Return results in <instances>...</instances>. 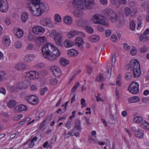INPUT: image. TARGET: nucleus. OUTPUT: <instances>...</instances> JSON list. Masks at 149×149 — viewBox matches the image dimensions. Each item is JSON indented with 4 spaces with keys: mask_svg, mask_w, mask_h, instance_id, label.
Listing matches in <instances>:
<instances>
[{
    "mask_svg": "<svg viewBox=\"0 0 149 149\" xmlns=\"http://www.w3.org/2000/svg\"><path fill=\"white\" fill-rule=\"evenodd\" d=\"M125 12L126 16H128L131 12V9L129 8L126 7L125 9Z\"/></svg>",
    "mask_w": 149,
    "mask_h": 149,
    "instance_id": "3c124183",
    "label": "nucleus"
},
{
    "mask_svg": "<svg viewBox=\"0 0 149 149\" xmlns=\"http://www.w3.org/2000/svg\"><path fill=\"white\" fill-rule=\"evenodd\" d=\"M36 41L38 44L42 45L47 42V40L45 37L40 36L36 38Z\"/></svg>",
    "mask_w": 149,
    "mask_h": 149,
    "instance_id": "aec40b11",
    "label": "nucleus"
},
{
    "mask_svg": "<svg viewBox=\"0 0 149 149\" xmlns=\"http://www.w3.org/2000/svg\"><path fill=\"white\" fill-rule=\"evenodd\" d=\"M61 64L63 66H65V58H61L60 59Z\"/></svg>",
    "mask_w": 149,
    "mask_h": 149,
    "instance_id": "13d9d810",
    "label": "nucleus"
},
{
    "mask_svg": "<svg viewBox=\"0 0 149 149\" xmlns=\"http://www.w3.org/2000/svg\"><path fill=\"white\" fill-rule=\"evenodd\" d=\"M26 64L23 62H20L16 64L15 66V69L17 70L22 71L26 69Z\"/></svg>",
    "mask_w": 149,
    "mask_h": 149,
    "instance_id": "f3484780",
    "label": "nucleus"
},
{
    "mask_svg": "<svg viewBox=\"0 0 149 149\" xmlns=\"http://www.w3.org/2000/svg\"><path fill=\"white\" fill-rule=\"evenodd\" d=\"M7 89L10 93H13L16 90L15 89V84L13 86H8L7 87Z\"/></svg>",
    "mask_w": 149,
    "mask_h": 149,
    "instance_id": "4c0bfd02",
    "label": "nucleus"
},
{
    "mask_svg": "<svg viewBox=\"0 0 149 149\" xmlns=\"http://www.w3.org/2000/svg\"><path fill=\"white\" fill-rule=\"evenodd\" d=\"M139 84L135 81L132 82L129 85L128 90L131 93L133 94H136L139 91Z\"/></svg>",
    "mask_w": 149,
    "mask_h": 149,
    "instance_id": "423d86ee",
    "label": "nucleus"
},
{
    "mask_svg": "<svg viewBox=\"0 0 149 149\" xmlns=\"http://www.w3.org/2000/svg\"><path fill=\"white\" fill-rule=\"evenodd\" d=\"M84 21L82 19H80L78 21L77 23V25L79 26H83L84 25Z\"/></svg>",
    "mask_w": 149,
    "mask_h": 149,
    "instance_id": "052dcab7",
    "label": "nucleus"
},
{
    "mask_svg": "<svg viewBox=\"0 0 149 149\" xmlns=\"http://www.w3.org/2000/svg\"><path fill=\"white\" fill-rule=\"evenodd\" d=\"M2 43L4 46L8 47L11 43L10 37L7 35L3 36L2 38Z\"/></svg>",
    "mask_w": 149,
    "mask_h": 149,
    "instance_id": "dca6fc26",
    "label": "nucleus"
},
{
    "mask_svg": "<svg viewBox=\"0 0 149 149\" xmlns=\"http://www.w3.org/2000/svg\"><path fill=\"white\" fill-rule=\"evenodd\" d=\"M141 127L145 129L148 130H149V124L144 120V122L141 124Z\"/></svg>",
    "mask_w": 149,
    "mask_h": 149,
    "instance_id": "f704fd0d",
    "label": "nucleus"
},
{
    "mask_svg": "<svg viewBox=\"0 0 149 149\" xmlns=\"http://www.w3.org/2000/svg\"><path fill=\"white\" fill-rule=\"evenodd\" d=\"M54 19L56 24L60 23L61 22V18L58 14H55L54 16Z\"/></svg>",
    "mask_w": 149,
    "mask_h": 149,
    "instance_id": "c85d7f7f",
    "label": "nucleus"
},
{
    "mask_svg": "<svg viewBox=\"0 0 149 149\" xmlns=\"http://www.w3.org/2000/svg\"><path fill=\"white\" fill-rule=\"evenodd\" d=\"M14 46L16 48L20 49L22 47V44L21 42L17 41L15 42Z\"/></svg>",
    "mask_w": 149,
    "mask_h": 149,
    "instance_id": "79ce46f5",
    "label": "nucleus"
},
{
    "mask_svg": "<svg viewBox=\"0 0 149 149\" xmlns=\"http://www.w3.org/2000/svg\"><path fill=\"white\" fill-rule=\"evenodd\" d=\"M81 72V70H78L77 72L76 73L74 74V75L72 76L71 78H70V79L69 80V81L68 82V83L67 84V85H69L72 81V80L74 79L75 77V74H78L80 73Z\"/></svg>",
    "mask_w": 149,
    "mask_h": 149,
    "instance_id": "09e8293b",
    "label": "nucleus"
},
{
    "mask_svg": "<svg viewBox=\"0 0 149 149\" xmlns=\"http://www.w3.org/2000/svg\"><path fill=\"white\" fill-rule=\"evenodd\" d=\"M89 39L91 42H96L99 40L100 37L97 35H94L90 36Z\"/></svg>",
    "mask_w": 149,
    "mask_h": 149,
    "instance_id": "2f4dec72",
    "label": "nucleus"
},
{
    "mask_svg": "<svg viewBox=\"0 0 149 149\" xmlns=\"http://www.w3.org/2000/svg\"><path fill=\"white\" fill-rule=\"evenodd\" d=\"M74 45V43L72 41L66 40V47L69 48Z\"/></svg>",
    "mask_w": 149,
    "mask_h": 149,
    "instance_id": "c9c22d12",
    "label": "nucleus"
},
{
    "mask_svg": "<svg viewBox=\"0 0 149 149\" xmlns=\"http://www.w3.org/2000/svg\"><path fill=\"white\" fill-rule=\"evenodd\" d=\"M137 52V49L135 46H133L130 51V53L132 55H135Z\"/></svg>",
    "mask_w": 149,
    "mask_h": 149,
    "instance_id": "de8ad7c7",
    "label": "nucleus"
},
{
    "mask_svg": "<svg viewBox=\"0 0 149 149\" xmlns=\"http://www.w3.org/2000/svg\"><path fill=\"white\" fill-rule=\"evenodd\" d=\"M50 70L53 72V75L56 77H59L61 76V72L58 67L52 66L50 67Z\"/></svg>",
    "mask_w": 149,
    "mask_h": 149,
    "instance_id": "ddd939ff",
    "label": "nucleus"
},
{
    "mask_svg": "<svg viewBox=\"0 0 149 149\" xmlns=\"http://www.w3.org/2000/svg\"><path fill=\"white\" fill-rule=\"evenodd\" d=\"M42 52L44 57L52 61L58 58L60 55L59 49L52 44L48 42L42 47Z\"/></svg>",
    "mask_w": 149,
    "mask_h": 149,
    "instance_id": "f257e3e1",
    "label": "nucleus"
},
{
    "mask_svg": "<svg viewBox=\"0 0 149 149\" xmlns=\"http://www.w3.org/2000/svg\"><path fill=\"white\" fill-rule=\"evenodd\" d=\"M111 40L114 42H116L117 41V38L115 35H113L111 37Z\"/></svg>",
    "mask_w": 149,
    "mask_h": 149,
    "instance_id": "69168bd1",
    "label": "nucleus"
},
{
    "mask_svg": "<svg viewBox=\"0 0 149 149\" xmlns=\"http://www.w3.org/2000/svg\"><path fill=\"white\" fill-rule=\"evenodd\" d=\"M54 40L56 44L60 46H62L65 41H64L63 36L61 33H58L54 37Z\"/></svg>",
    "mask_w": 149,
    "mask_h": 149,
    "instance_id": "9b49d317",
    "label": "nucleus"
},
{
    "mask_svg": "<svg viewBox=\"0 0 149 149\" xmlns=\"http://www.w3.org/2000/svg\"><path fill=\"white\" fill-rule=\"evenodd\" d=\"M26 7L30 10L32 14L36 17H39L41 15L45 12L47 8V6L43 3L34 5H32L30 3H28Z\"/></svg>",
    "mask_w": 149,
    "mask_h": 149,
    "instance_id": "f03ea898",
    "label": "nucleus"
},
{
    "mask_svg": "<svg viewBox=\"0 0 149 149\" xmlns=\"http://www.w3.org/2000/svg\"><path fill=\"white\" fill-rule=\"evenodd\" d=\"M132 77V74L130 72H127L125 74V78L127 80H130Z\"/></svg>",
    "mask_w": 149,
    "mask_h": 149,
    "instance_id": "c03bdc74",
    "label": "nucleus"
},
{
    "mask_svg": "<svg viewBox=\"0 0 149 149\" xmlns=\"http://www.w3.org/2000/svg\"><path fill=\"white\" fill-rule=\"evenodd\" d=\"M104 12L105 15L109 17L115 13L113 10L108 8L105 9Z\"/></svg>",
    "mask_w": 149,
    "mask_h": 149,
    "instance_id": "393cba45",
    "label": "nucleus"
},
{
    "mask_svg": "<svg viewBox=\"0 0 149 149\" xmlns=\"http://www.w3.org/2000/svg\"><path fill=\"white\" fill-rule=\"evenodd\" d=\"M58 82L57 79L55 78H53L51 79L50 81V83L51 84L53 85H56Z\"/></svg>",
    "mask_w": 149,
    "mask_h": 149,
    "instance_id": "6e6d98bb",
    "label": "nucleus"
},
{
    "mask_svg": "<svg viewBox=\"0 0 149 149\" xmlns=\"http://www.w3.org/2000/svg\"><path fill=\"white\" fill-rule=\"evenodd\" d=\"M81 131H78L77 129L74 127V128L70 131H69L68 133V134L70 136L75 135L77 137H79L80 135V132Z\"/></svg>",
    "mask_w": 149,
    "mask_h": 149,
    "instance_id": "5701e85b",
    "label": "nucleus"
},
{
    "mask_svg": "<svg viewBox=\"0 0 149 149\" xmlns=\"http://www.w3.org/2000/svg\"><path fill=\"white\" fill-rule=\"evenodd\" d=\"M4 23L6 25H9L10 24V21L8 18L5 19L4 20Z\"/></svg>",
    "mask_w": 149,
    "mask_h": 149,
    "instance_id": "0e129e2a",
    "label": "nucleus"
},
{
    "mask_svg": "<svg viewBox=\"0 0 149 149\" xmlns=\"http://www.w3.org/2000/svg\"><path fill=\"white\" fill-rule=\"evenodd\" d=\"M128 69L132 71L135 77H139L141 73L139 63L136 59H133L131 61L129 64L127 65Z\"/></svg>",
    "mask_w": 149,
    "mask_h": 149,
    "instance_id": "7ed1b4c3",
    "label": "nucleus"
},
{
    "mask_svg": "<svg viewBox=\"0 0 149 149\" xmlns=\"http://www.w3.org/2000/svg\"><path fill=\"white\" fill-rule=\"evenodd\" d=\"M78 51L75 49L69 50L67 52V54L70 57L76 56L78 54Z\"/></svg>",
    "mask_w": 149,
    "mask_h": 149,
    "instance_id": "4be33fe9",
    "label": "nucleus"
},
{
    "mask_svg": "<svg viewBox=\"0 0 149 149\" xmlns=\"http://www.w3.org/2000/svg\"><path fill=\"white\" fill-rule=\"evenodd\" d=\"M135 27V24L134 22L132 21L130 23V28L132 30H134Z\"/></svg>",
    "mask_w": 149,
    "mask_h": 149,
    "instance_id": "603ef678",
    "label": "nucleus"
},
{
    "mask_svg": "<svg viewBox=\"0 0 149 149\" xmlns=\"http://www.w3.org/2000/svg\"><path fill=\"white\" fill-rule=\"evenodd\" d=\"M41 25L43 26H47L51 27H54L52 19L51 17H47L41 19L40 21Z\"/></svg>",
    "mask_w": 149,
    "mask_h": 149,
    "instance_id": "6e6552de",
    "label": "nucleus"
},
{
    "mask_svg": "<svg viewBox=\"0 0 149 149\" xmlns=\"http://www.w3.org/2000/svg\"><path fill=\"white\" fill-rule=\"evenodd\" d=\"M15 110L18 112H20L23 111H26L28 108L27 106L24 105H21L17 106L15 107Z\"/></svg>",
    "mask_w": 149,
    "mask_h": 149,
    "instance_id": "b1692460",
    "label": "nucleus"
},
{
    "mask_svg": "<svg viewBox=\"0 0 149 149\" xmlns=\"http://www.w3.org/2000/svg\"><path fill=\"white\" fill-rule=\"evenodd\" d=\"M104 80V78L101 74H100L99 76H97L96 80L98 81H102Z\"/></svg>",
    "mask_w": 149,
    "mask_h": 149,
    "instance_id": "864d4df0",
    "label": "nucleus"
},
{
    "mask_svg": "<svg viewBox=\"0 0 149 149\" xmlns=\"http://www.w3.org/2000/svg\"><path fill=\"white\" fill-rule=\"evenodd\" d=\"M109 19L111 22H116L118 19V17L116 13H114L110 17Z\"/></svg>",
    "mask_w": 149,
    "mask_h": 149,
    "instance_id": "473e14b6",
    "label": "nucleus"
},
{
    "mask_svg": "<svg viewBox=\"0 0 149 149\" xmlns=\"http://www.w3.org/2000/svg\"><path fill=\"white\" fill-rule=\"evenodd\" d=\"M84 44V40L81 38L77 37L75 40V45L81 50L83 49V45Z\"/></svg>",
    "mask_w": 149,
    "mask_h": 149,
    "instance_id": "2eb2a0df",
    "label": "nucleus"
},
{
    "mask_svg": "<svg viewBox=\"0 0 149 149\" xmlns=\"http://www.w3.org/2000/svg\"><path fill=\"white\" fill-rule=\"evenodd\" d=\"M86 101L84 98L82 99L81 100V104L82 105L81 108L84 107L86 106V103H85Z\"/></svg>",
    "mask_w": 149,
    "mask_h": 149,
    "instance_id": "bf43d9fd",
    "label": "nucleus"
},
{
    "mask_svg": "<svg viewBox=\"0 0 149 149\" xmlns=\"http://www.w3.org/2000/svg\"><path fill=\"white\" fill-rule=\"evenodd\" d=\"M47 90L48 89L47 87H45L42 88L40 91L41 95H44L45 93V92L47 91Z\"/></svg>",
    "mask_w": 149,
    "mask_h": 149,
    "instance_id": "680f3d73",
    "label": "nucleus"
},
{
    "mask_svg": "<svg viewBox=\"0 0 149 149\" xmlns=\"http://www.w3.org/2000/svg\"><path fill=\"white\" fill-rule=\"evenodd\" d=\"M14 32L16 37L19 38H21L24 35L23 30L19 28H16L14 30Z\"/></svg>",
    "mask_w": 149,
    "mask_h": 149,
    "instance_id": "a211bd4d",
    "label": "nucleus"
},
{
    "mask_svg": "<svg viewBox=\"0 0 149 149\" xmlns=\"http://www.w3.org/2000/svg\"><path fill=\"white\" fill-rule=\"evenodd\" d=\"M143 131L141 129H138L137 131L135 132V135L136 136L139 138H142L144 135Z\"/></svg>",
    "mask_w": 149,
    "mask_h": 149,
    "instance_id": "7c9ffc66",
    "label": "nucleus"
},
{
    "mask_svg": "<svg viewBox=\"0 0 149 149\" xmlns=\"http://www.w3.org/2000/svg\"><path fill=\"white\" fill-rule=\"evenodd\" d=\"M32 91H36L38 89L37 86L34 85H31L30 87Z\"/></svg>",
    "mask_w": 149,
    "mask_h": 149,
    "instance_id": "774afa93",
    "label": "nucleus"
},
{
    "mask_svg": "<svg viewBox=\"0 0 149 149\" xmlns=\"http://www.w3.org/2000/svg\"><path fill=\"white\" fill-rule=\"evenodd\" d=\"M139 40L141 41H146L148 40L147 36L144 34L141 35L140 36Z\"/></svg>",
    "mask_w": 149,
    "mask_h": 149,
    "instance_id": "a18cd8bd",
    "label": "nucleus"
},
{
    "mask_svg": "<svg viewBox=\"0 0 149 149\" xmlns=\"http://www.w3.org/2000/svg\"><path fill=\"white\" fill-rule=\"evenodd\" d=\"M107 72L106 73V76L108 78H110L111 73V68L110 66H108L107 67Z\"/></svg>",
    "mask_w": 149,
    "mask_h": 149,
    "instance_id": "ea45409f",
    "label": "nucleus"
},
{
    "mask_svg": "<svg viewBox=\"0 0 149 149\" xmlns=\"http://www.w3.org/2000/svg\"><path fill=\"white\" fill-rule=\"evenodd\" d=\"M35 57L36 56L34 54H27L25 56L24 61L26 62H30L33 60Z\"/></svg>",
    "mask_w": 149,
    "mask_h": 149,
    "instance_id": "412c9836",
    "label": "nucleus"
},
{
    "mask_svg": "<svg viewBox=\"0 0 149 149\" xmlns=\"http://www.w3.org/2000/svg\"><path fill=\"white\" fill-rule=\"evenodd\" d=\"M123 45L125 50L127 51H129L130 50L131 48V47L129 46L127 43H124Z\"/></svg>",
    "mask_w": 149,
    "mask_h": 149,
    "instance_id": "4d7b16f0",
    "label": "nucleus"
},
{
    "mask_svg": "<svg viewBox=\"0 0 149 149\" xmlns=\"http://www.w3.org/2000/svg\"><path fill=\"white\" fill-rule=\"evenodd\" d=\"M133 121L135 123L141 124L144 122V120L142 117L140 116H137L134 118Z\"/></svg>",
    "mask_w": 149,
    "mask_h": 149,
    "instance_id": "bb28decb",
    "label": "nucleus"
},
{
    "mask_svg": "<svg viewBox=\"0 0 149 149\" xmlns=\"http://www.w3.org/2000/svg\"><path fill=\"white\" fill-rule=\"evenodd\" d=\"M33 45L31 43H30L28 45L27 48L29 50H31L33 49Z\"/></svg>",
    "mask_w": 149,
    "mask_h": 149,
    "instance_id": "338daca9",
    "label": "nucleus"
},
{
    "mask_svg": "<svg viewBox=\"0 0 149 149\" xmlns=\"http://www.w3.org/2000/svg\"><path fill=\"white\" fill-rule=\"evenodd\" d=\"M30 82L26 81L25 82H21L15 84V89H21L22 88H25L30 85Z\"/></svg>",
    "mask_w": 149,
    "mask_h": 149,
    "instance_id": "4468645a",
    "label": "nucleus"
},
{
    "mask_svg": "<svg viewBox=\"0 0 149 149\" xmlns=\"http://www.w3.org/2000/svg\"><path fill=\"white\" fill-rule=\"evenodd\" d=\"M38 138L36 136H34L31 140V143L29 144L30 148H32L35 144V142L37 141Z\"/></svg>",
    "mask_w": 149,
    "mask_h": 149,
    "instance_id": "e433bc0d",
    "label": "nucleus"
},
{
    "mask_svg": "<svg viewBox=\"0 0 149 149\" xmlns=\"http://www.w3.org/2000/svg\"><path fill=\"white\" fill-rule=\"evenodd\" d=\"M32 32L36 35H42L45 32V29L41 26H36L32 28Z\"/></svg>",
    "mask_w": 149,
    "mask_h": 149,
    "instance_id": "f8f14e48",
    "label": "nucleus"
},
{
    "mask_svg": "<svg viewBox=\"0 0 149 149\" xmlns=\"http://www.w3.org/2000/svg\"><path fill=\"white\" fill-rule=\"evenodd\" d=\"M74 127L77 129L78 131H81V121L79 119H77L75 120Z\"/></svg>",
    "mask_w": 149,
    "mask_h": 149,
    "instance_id": "a878e982",
    "label": "nucleus"
},
{
    "mask_svg": "<svg viewBox=\"0 0 149 149\" xmlns=\"http://www.w3.org/2000/svg\"><path fill=\"white\" fill-rule=\"evenodd\" d=\"M6 75L5 72L2 71H0V81L4 79Z\"/></svg>",
    "mask_w": 149,
    "mask_h": 149,
    "instance_id": "49530a36",
    "label": "nucleus"
},
{
    "mask_svg": "<svg viewBox=\"0 0 149 149\" xmlns=\"http://www.w3.org/2000/svg\"><path fill=\"white\" fill-rule=\"evenodd\" d=\"M45 121H43L40 123V125L39 127L38 128L40 130L44 129H45V126L46 124L45 123Z\"/></svg>",
    "mask_w": 149,
    "mask_h": 149,
    "instance_id": "5fc2aeb1",
    "label": "nucleus"
},
{
    "mask_svg": "<svg viewBox=\"0 0 149 149\" xmlns=\"http://www.w3.org/2000/svg\"><path fill=\"white\" fill-rule=\"evenodd\" d=\"M83 9L80 8L75 10L73 13L74 15L77 17H83L84 13L83 10Z\"/></svg>",
    "mask_w": 149,
    "mask_h": 149,
    "instance_id": "6ab92c4d",
    "label": "nucleus"
},
{
    "mask_svg": "<svg viewBox=\"0 0 149 149\" xmlns=\"http://www.w3.org/2000/svg\"><path fill=\"white\" fill-rule=\"evenodd\" d=\"M80 84L79 82H77L74 86L73 87L72 90V93H74L75 92L77 89V88L79 86Z\"/></svg>",
    "mask_w": 149,
    "mask_h": 149,
    "instance_id": "8fccbe9b",
    "label": "nucleus"
},
{
    "mask_svg": "<svg viewBox=\"0 0 149 149\" xmlns=\"http://www.w3.org/2000/svg\"><path fill=\"white\" fill-rule=\"evenodd\" d=\"M16 104V102L15 101L10 100L8 102L7 105L9 107H13L15 106Z\"/></svg>",
    "mask_w": 149,
    "mask_h": 149,
    "instance_id": "72a5a7b5",
    "label": "nucleus"
},
{
    "mask_svg": "<svg viewBox=\"0 0 149 149\" xmlns=\"http://www.w3.org/2000/svg\"><path fill=\"white\" fill-rule=\"evenodd\" d=\"M92 20L94 23L97 24H100L107 26L108 24L106 22L104 17L100 15H95L92 18Z\"/></svg>",
    "mask_w": 149,
    "mask_h": 149,
    "instance_id": "39448f33",
    "label": "nucleus"
},
{
    "mask_svg": "<svg viewBox=\"0 0 149 149\" xmlns=\"http://www.w3.org/2000/svg\"><path fill=\"white\" fill-rule=\"evenodd\" d=\"M8 4L7 0H0V11L3 13L8 10Z\"/></svg>",
    "mask_w": 149,
    "mask_h": 149,
    "instance_id": "9d476101",
    "label": "nucleus"
},
{
    "mask_svg": "<svg viewBox=\"0 0 149 149\" xmlns=\"http://www.w3.org/2000/svg\"><path fill=\"white\" fill-rule=\"evenodd\" d=\"M73 4L74 6L78 8L91 9L94 4L93 1H85L84 0H74Z\"/></svg>",
    "mask_w": 149,
    "mask_h": 149,
    "instance_id": "20e7f679",
    "label": "nucleus"
},
{
    "mask_svg": "<svg viewBox=\"0 0 149 149\" xmlns=\"http://www.w3.org/2000/svg\"><path fill=\"white\" fill-rule=\"evenodd\" d=\"M72 20L71 17L69 16H66V24L70 25L72 23Z\"/></svg>",
    "mask_w": 149,
    "mask_h": 149,
    "instance_id": "58836bf2",
    "label": "nucleus"
},
{
    "mask_svg": "<svg viewBox=\"0 0 149 149\" xmlns=\"http://www.w3.org/2000/svg\"><path fill=\"white\" fill-rule=\"evenodd\" d=\"M26 100L30 104L36 105L39 102V99L37 96L34 95H31L26 96Z\"/></svg>",
    "mask_w": 149,
    "mask_h": 149,
    "instance_id": "1a4fd4ad",
    "label": "nucleus"
},
{
    "mask_svg": "<svg viewBox=\"0 0 149 149\" xmlns=\"http://www.w3.org/2000/svg\"><path fill=\"white\" fill-rule=\"evenodd\" d=\"M23 116L22 114H19L14 117V119L15 120H18L20 119Z\"/></svg>",
    "mask_w": 149,
    "mask_h": 149,
    "instance_id": "e2e57ef3",
    "label": "nucleus"
},
{
    "mask_svg": "<svg viewBox=\"0 0 149 149\" xmlns=\"http://www.w3.org/2000/svg\"><path fill=\"white\" fill-rule=\"evenodd\" d=\"M29 18V14L26 12L23 13L21 15V20L24 22H26Z\"/></svg>",
    "mask_w": 149,
    "mask_h": 149,
    "instance_id": "c756f323",
    "label": "nucleus"
},
{
    "mask_svg": "<svg viewBox=\"0 0 149 149\" xmlns=\"http://www.w3.org/2000/svg\"><path fill=\"white\" fill-rule=\"evenodd\" d=\"M111 2L112 5H114L117 8L119 7L120 6L118 2H117V0H111Z\"/></svg>",
    "mask_w": 149,
    "mask_h": 149,
    "instance_id": "37998d69",
    "label": "nucleus"
},
{
    "mask_svg": "<svg viewBox=\"0 0 149 149\" xmlns=\"http://www.w3.org/2000/svg\"><path fill=\"white\" fill-rule=\"evenodd\" d=\"M25 77L26 79L30 80L37 79L39 77V73L36 71L31 70L25 73Z\"/></svg>",
    "mask_w": 149,
    "mask_h": 149,
    "instance_id": "0eeeda50",
    "label": "nucleus"
},
{
    "mask_svg": "<svg viewBox=\"0 0 149 149\" xmlns=\"http://www.w3.org/2000/svg\"><path fill=\"white\" fill-rule=\"evenodd\" d=\"M140 98L137 96H134L130 97L128 100L130 103H136L140 100Z\"/></svg>",
    "mask_w": 149,
    "mask_h": 149,
    "instance_id": "cd10ccee",
    "label": "nucleus"
},
{
    "mask_svg": "<svg viewBox=\"0 0 149 149\" xmlns=\"http://www.w3.org/2000/svg\"><path fill=\"white\" fill-rule=\"evenodd\" d=\"M85 29L88 33L90 34L93 33L94 32L93 29L91 26H86L85 27Z\"/></svg>",
    "mask_w": 149,
    "mask_h": 149,
    "instance_id": "a19ab883",
    "label": "nucleus"
}]
</instances>
